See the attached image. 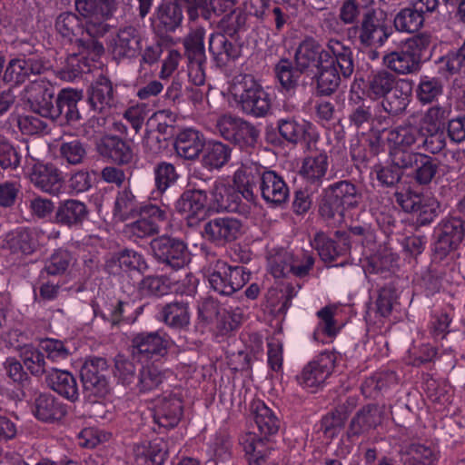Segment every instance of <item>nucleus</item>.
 <instances>
[{"label": "nucleus", "mask_w": 465, "mask_h": 465, "mask_svg": "<svg viewBox=\"0 0 465 465\" xmlns=\"http://www.w3.org/2000/svg\"><path fill=\"white\" fill-rule=\"evenodd\" d=\"M295 69L289 60H281L275 66L276 76L282 86L290 90L296 86L300 73L315 78L317 90L330 95L340 85L341 77L349 78L353 73L352 51L337 39H330L322 47L312 38L303 40L295 52Z\"/></svg>", "instance_id": "obj_1"}, {"label": "nucleus", "mask_w": 465, "mask_h": 465, "mask_svg": "<svg viewBox=\"0 0 465 465\" xmlns=\"http://www.w3.org/2000/svg\"><path fill=\"white\" fill-rule=\"evenodd\" d=\"M253 420L260 432L247 433L241 440L249 465H264L267 463L272 448L267 445L269 438L277 434L281 421L275 412L263 401H257L252 405Z\"/></svg>", "instance_id": "obj_2"}, {"label": "nucleus", "mask_w": 465, "mask_h": 465, "mask_svg": "<svg viewBox=\"0 0 465 465\" xmlns=\"http://www.w3.org/2000/svg\"><path fill=\"white\" fill-rule=\"evenodd\" d=\"M412 82L398 78L385 69L372 72L367 80V95L372 100L383 98L382 107L390 114L404 112L412 94Z\"/></svg>", "instance_id": "obj_3"}, {"label": "nucleus", "mask_w": 465, "mask_h": 465, "mask_svg": "<svg viewBox=\"0 0 465 465\" xmlns=\"http://www.w3.org/2000/svg\"><path fill=\"white\" fill-rule=\"evenodd\" d=\"M256 176V167L242 165L233 176L236 189L224 179L215 180L210 191V207L216 212H236L239 209L241 196L248 202H253Z\"/></svg>", "instance_id": "obj_4"}, {"label": "nucleus", "mask_w": 465, "mask_h": 465, "mask_svg": "<svg viewBox=\"0 0 465 465\" xmlns=\"http://www.w3.org/2000/svg\"><path fill=\"white\" fill-rule=\"evenodd\" d=\"M374 232L368 225L351 226L347 232L337 231L335 238L331 239L324 232H317L311 241L314 248L324 262H333L340 257L346 256L351 249V243L367 246L373 242Z\"/></svg>", "instance_id": "obj_5"}, {"label": "nucleus", "mask_w": 465, "mask_h": 465, "mask_svg": "<svg viewBox=\"0 0 465 465\" xmlns=\"http://www.w3.org/2000/svg\"><path fill=\"white\" fill-rule=\"evenodd\" d=\"M229 93L246 114L263 117L271 111L272 95L250 74L235 76Z\"/></svg>", "instance_id": "obj_6"}, {"label": "nucleus", "mask_w": 465, "mask_h": 465, "mask_svg": "<svg viewBox=\"0 0 465 465\" xmlns=\"http://www.w3.org/2000/svg\"><path fill=\"white\" fill-rule=\"evenodd\" d=\"M324 193L319 212L323 219L333 224L341 223L345 211L356 207L360 202L356 186L348 181L331 184L325 189Z\"/></svg>", "instance_id": "obj_7"}, {"label": "nucleus", "mask_w": 465, "mask_h": 465, "mask_svg": "<svg viewBox=\"0 0 465 465\" xmlns=\"http://www.w3.org/2000/svg\"><path fill=\"white\" fill-rule=\"evenodd\" d=\"M55 29L64 39L70 43L75 42L83 47L79 56L73 54L69 58V64L72 65L74 62H80L81 59L85 58V51L91 55L92 60L100 57L104 52L103 44L95 40L96 37L86 34V26L84 27L79 17L73 13L61 14L56 18Z\"/></svg>", "instance_id": "obj_8"}, {"label": "nucleus", "mask_w": 465, "mask_h": 465, "mask_svg": "<svg viewBox=\"0 0 465 465\" xmlns=\"http://www.w3.org/2000/svg\"><path fill=\"white\" fill-rule=\"evenodd\" d=\"M314 264V258L309 252L292 253L281 250L268 257V269L274 278H283L292 275L303 278Z\"/></svg>", "instance_id": "obj_9"}, {"label": "nucleus", "mask_w": 465, "mask_h": 465, "mask_svg": "<svg viewBox=\"0 0 465 465\" xmlns=\"http://www.w3.org/2000/svg\"><path fill=\"white\" fill-rule=\"evenodd\" d=\"M75 7L86 20L89 36L100 37L108 31L106 21L115 10L114 0H75Z\"/></svg>", "instance_id": "obj_10"}, {"label": "nucleus", "mask_w": 465, "mask_h": 465, "mask_svg": "<svg viewBox=\"0 0 465 465\" xmlns=\"http://www.w3.org/2000/svg\"><path fill=\"white\" fill-rule=\"evenodd\" d=\"M336 360L335 352L322 351L312 361H309L296 376L298 384L304 389H312L314 391L332 373Z\"/></svg>", "instance_id": "obj_11"}, {"label": "nucleus", "mask_w": 465, "mask_h": 465, "mask_svg": "<svg viewBox=\"0 0 465 465\" xmlns=\"http://www.w3.org/2000/svg\"><path fill=\"white\" fill-rule=\"evenodd\" d=\"M54 96V86L44 78L32 81L24 90V98L32 111L44 118L54 119L57 117Z\"/></svg>", "instance_id": "obj_12"}, {"label": "nucleus", "mask_w": 465, "mask_h": 465, "mask_svg": "<svg viewBox=\"0 0 465 465\" xmlns=\"http://www.w3.org/2000/svg\"><path fill=\"white\" fill-rule=\"evenodd\" d=\"M390 35L391 31L382 11H369L364 14L358 28V38L362 45L380 47Z\"/></svg>", "instance_id": "obj_13"}, {"label": "nucleus", "mask_w": 465, "mask_h": 465, "mask_svg": "<svg viewBox=\"0 0 465 465\" xmlns=\"http://www.w3.org/2000/svg\"><path fill=\"white\" fill-rule=\"evenodd\" d=\"M436 233L437 241L433 251L442 259L462 242L465 236V222L457 217L445 218L439 223Z\"/></svg>", "instance_id": "obj_14"}, {"label": "nucleus", "mask_w": 465, "mask_h": 465, "mask_svg": "<svg viewBox=\"0 0 465 465\" xmlns=\"http://www.w3.org/2000/svg\"><path fill=\"white\" fill-rule=\"evenodd\" d=\"M165 219L166 208L148 204L141 208L139 219L126 224L124 232L134 241L150 237L158 232L159 223Z\"/></svg>", "instance_id": "obj_15"}, {"label": "nucleus", "mask_w": 465, "mask_h": 465, "mask_svg": "<svg viewBox=\"0 0 465 465\" xmlns=\"http://www.w3.org/2000/svg\"><path fill=\"white\" fill-rule=\"evenodd\" d=\"M51 235L38 228L17 229L8 232L5 238V246L13 253L32 254L40 246L45 244Z\"/></svg>", "instance_id": "obj_16"}, {"label": "nucleus", "mask_w": 465, "mask_h": 465, "mask_svg": "<svg viewBox=\"0 0 465 465\" xmlns=\"http://www.w3.org/2000/svg\"><path fill=\"white\" fill-rule=\"evenodd\" d=\"M109 50L117 61L135 58L142 49V36L132 25L122 27L109 42Z\"/></svg>", "instance_id": "obj_17"}, {"label": "nucleus", "mask_w": 465, "mask_h": 465, "mask_svg": "<svg viewBox=\"0 0 465 465\" xmlns=\"http://www.w3.org/2000/svg\"><path fill=\"white\" fill-rule=\"evenodd\" d=\"M154 256L173 269L183 268L188 261L187 248L183 242L162 236L152 242Z\"/></svg>", "instance_id": "obj_18"}, {"label": "nucleus", "mask_w": 465, "mask_h": 465, "mask_svg": "<svg viewBox=\"0 0 465 465\" xmlns=\"http://www.w3.org/2000/svg\"><path fill=\"white\" fill-rule=\"evenodd\" d=\"M203 232L205 237L210 241L223 244L240 238L244 232V226L238 218L231 216L217 217L205 224Z\"/></svg>", "instance_id": "obj_19"}, {"label": "nucleus", "mask_w": 465, "mask_h": 465, "mask_svg": "<svg viewBox=\"0 0 465 465\" xmlns=\"http://www.w3.org/2000/svg\"><path fill=\"white\" fill-rule=\"evenodd\" d=\"M362 258H360L361 268L365 275L372 273H384L392 271L397 262V256L388 249H382L373 252L376 247L375 239L367 246V242L360 244Z\"/></svg>", "instance_id": "obj_20"}, {"label": "nucleus", "mask_w": 465, "mask_h": 465, "mask_svg": "<svg viewBox=\"0 0 465 465\" xmlns=\"http://www.w3.org/2000/svg\"><path fill=\"white\" fill-rule=\"evenodd\" d=\"M132 347L139 361L153 360L167 353L168 341L159 331L141 332L132 340Z\"/></svg>", "instance_id": "obj_21"}, {"label": "nucleus", "mask_w": 465, "mask_h": 465, "mask_svg": "<svg viewBox=\"0 0 465 465\" xmlns=\"http://www.w3.org/2000/svg\"><path fill=\"white\" fill-rule=\"evenodd\" d=\"M329 169V157L323 151L305 156L299 168V175L306 185L318 189Z\"/></svg>", "instance_id": "obj_22"}, {"label": "nucleus", "mask_w": 465, "mask_h": 465, "mask_svg": "<svg viewBox=\"0 0 465 465\" xmlns=\"http://www.w3.org/2000/svg\"><path fill=\"white\" fill-rule=\"evenodd\" d=\"M30 181L41 191L52 195L63 192L64 178L61 172L53 164L36 163L30 173Z\"/></svg>", "instance_id": "obj_23"}, {"label": "nucleus", "mask_w": 465, "mask_h": 465, "mask_svg": "<svg viewBox=\"0 0 465 465\" xmlns=\"http://www.w3.org/2000/svg\"><path fill=\"white\" fill-rule=\"evenodd\" d=\"M280 134L288 142L297 143L304 141L309 145L315 143L319 139L316 128L302 119L286 118L278 122Z\"/></svg>", "instance_id": "obj_24"}, {"label": "nucleus", "mask_w": 465, "mask_h": 465, "mask_svg": "<svg viewBox=\"0 0 465 465\" xmlns=\"http://www.w3.org/2000/svg\"><path fill=\"white\" fill-rule=\"evenodd\" d=\"M71 259L65 250H57L51 255L39 274L40 291H56L58 285L54 278L65 272Z\"/></svg>", "instance_id": "obj_25"}, {"label": "nucleus", "mask_w": 465, "mask_h": 465, "mask_svg": "<svg viewBox=\"0 0 465 465\" xmlns=\"http://www.w3.org/2000/svg\"><path fill=\"white\" fill-rule=\"evenodd\" d=\"M45 381L49 389L62 397L74 402L79 398L76 378L68 371L51 368L46 372Z\"/></svg>", "instance_id": "obj_26"}, {"label": "nucleus", "mask_w": 465, "mask_h": 465, "mask_svg": "<svg viewBox=\"0 0 465 465\" xmlns=\"http://www.w3.org/2000/svg\"><path fill=\"white\" fill-rule=\"evenodd\" d=\"M45 68L44 62L36 56L15 58L8 63L3 78L6 83L18 84L30 74H40Z\"/></svg>", "instance_id": "obj_27"}, {"label": "nucleus", "mask_w": 465, "mask_h": 465, "mask_svg": "<svg viewBox=\"0 0 465 465\" xmlns=\"http://www.w3.org/2000/svg\"><path fill=\"white\" fill-rule=\"evenodd\" d=\"M34 416L43 422L53 423L64 418L66 405L50 393L39 394L32 408Z\"/></svg>", "instance_id": "obj_28"}, {"label": "nucleus", "mask_w": 465, "mask_h": 465, "mask_svg": "<svg viewBox=\"0 0 465 465\" xmlns=\"http://www.w3.org/2000/svg\"><path fill=\"white\" fill-rule=\"evenodd\" d=\"M206 203V193L203 190H193L183 193L175 207L190 224H193L204 217Z\"/></svg>", "instance_id": "obj_29"}, {"label": "nucleus", "mask_w": 465, "mask_h": 465, "mask_svg": "<svg viewBox=\"0 0 465 465\" xmlns=\"http://www.w3.org/2000/svg\"><path fill=\"white\" fill-rule=\"evenodd\" d=\"M260 180L261 193L267 203L280 204L288 199L289 188L283 178L277 173L264 171Z\"/></svg>", "instance_id": "obj_30"}, {"label": "nucleus", "mask_w": 465, "mask_h": 465, "mask_svg": "<svg viewBox=\"0 0 465 465\" xmlns=\"http://www.w3.org/2000/svg\"><path fill=\"white\" fill-rule=\"evenodd\" d=\"M382 421V410L377 404H367L360 409L351 419L348 433L360 436L375 429Z\"/></svg>", "instance_id": "obj_31"}, {"label": "nucleus", "mask_w": 465, "mask_h": 465, "mask_svg": "<svg viewBox=\"0 0 465 465\" xmlns=\"http://www.w3.org/2000/svg\"><path fill=\"white\" fill-rule=\"evenodd\" d=\"M182 415V401L176 396L170 395L159 400L155 406L153 419L160 427L172 429L179 423Z\"/></svg>", "instance_id": "obj_32"}, {"label": "nucleus", "mask_w": 465, "mask_h": 465, "mask_svg": "<svg viewBox=\"0 0 465 465\" xmlns=\"http://www.w3.org/2000/svg\"><path fill=\"white\" fill-rule=\"evenodd\" d=\"M440 450L430 442L411 443L402 452L403 465H435Z\"/></svg>", "instance_id": "obj_33"}, {"label": "nucleus", "mask_w": 465, "mask_h": 465, "mask_svg": "<svg viewBox=\"0 0 465 465\" xmlns=\"http://www.w3.org/2000/svg\"><path fill=\"white\" fill-rule=\"evenodd\" d=\"M88 216V210L84 203L68 199L62 201L55 212V222L68 227L77 226Z\"/></svg>", "instance_id": "obj_34"}, {"label": "nucleus", "mask_w": 465, "mask_h": 465, "mask_svg": "<svg viewBox=\"0 0 465 465\" xmlns=\"http://www.w3.org/2000/svg\"><path fill=\"white\" fill-rule=\"evenodd\" d=\"M89 103L94 110L100 113L105 112L114 105V88L108 78L100 76L91 85L89 90Z\"/></svg>", "instance_id": "obj_35"}, {"label": "nucleus", "mask_w": 465, "mask_h": 465, "mask_svg": "<svg viewBox=\"0 0 465 465\" xmlns=\"http://www.w3.org/2000/svg\"><path fill=\"white\" fill-rule=\"evenodd\" d=\"M383 62L389 69L400 74H408L417 71L420 64L405 45L400 50L384 55Z\"/></svg>", "instance_id": "obj_36"}, {"label": "nucleus", "mask_w": 465, "mask_h": 465, "mask_svg": "<svg viewBox=\"0 0 465 465\" xmlns=\"http://www.w3.org/2000/svg\"><path fill=\"white\" fill-rule=\"evenodd\" d=\"M108 270L116 274L119 271L141 272L146 268L145 261L136 251L125 249L113 256L107 262Z\"/></svg>", "instance_id": "obj_37"}, {"label": "nucleus", "mask_w": 465, "mask_h": 465, "mask_svg": "<svg viewBox=\"0 0 465 465\" xmlns=\"http://www.w3.org/2000/svg\"><path fill=\"white\" fill-rule=\"evenodd\" d=\"M175 149L180 156L194 159L203 149V135L194 129H184L177 137Z\"/></svg>", "instance_id": "obj_38"}, {"label": "nucleus", "mask_w": 465, "mask_h": 465, "mask_svg": "<svg viewBox=\"0 0 465 465\" xmlns=\"http://www.w3.org/2000/svg\"><path fill=\"white\" fill-rule=\"evenodd\" d=\"M421 130L412 124L400 125L388 132L389 145L420 149Z\"/></svg>", "instance_id": "obj_39"}, {"label": "nucleus", "mask_w": 465, "mask_h": 465, "mask_svg": "<svg viewBox=\"0 0 465 465\" xmlns=\"http://www.w3.org/2000/svg\"><path fill=\"white\" fill-rule=\"evenodd\" d=\"M134 453L137 460H143V465H162L167 456L165 443L161 440L136 445Z\"/></svg>", "instance_id": "obj_40"}, {"label": "nucleus", "mask_w": 465, "mask_h": 465, "mask_svg": "<svg viewBox=\"0 0 465 465\" xmlns=\"http://www.w3.org/2000/svg\"><path fill=\"white\" fill-rule=\"evenodd\" d=\"M100 153L119 163H127L131 159L129 147L116 136H105L97 144Z\"/></svg>", "instance_id": "obj_41"}, {"label": "nucleus", "mask_w": 465, "mask_h": 465, "mask_svg": "<svg viewBox=\"0 0 465 465\" xmlns=\"http://www.w3.org/2000/svg\"><path fill=\"white\" fill-rule=\"evenodd\" d=\"M20 357L31 375L35 377L46 375L48 370L45 368V356L41 348H36L32 344L25 345L20 351Z\"/></svg>", "instance_id": "obj_42"}, {"label": "nucleus", "mask_w": 465, "mask_h": 465, "mask_svg": "<svg viewBox=\"0 0 465 465\" xmlns=\"http://www.w3.org/2000/svg\"><path fill=\"white\" fill-rule=\"evenodd\" d=\"M336 307L328 305L317 312L319 322L313 331V339L317 341L324 342L322 336L332 338L339 332L337 322L334 320Z\"/></svg>", "instance_id": "obj_43"}, {"label": "nucleus", "mask_w": 465, "mask_h": 465, "mask_svg": "<svg viewBox=\"0 0 465 465\" xmlns=\"http://www.w3.org/2000/svg\"><path fill=\"white\" fill-rule=\"evenodd\" d=\"M397 201L401 208L408 213H427L429 211L435 215L439 204L432 198L423 199L419 194L399 193Z\"/></svg>", "instance_id": "obj_44"}, {"label": "nucleus", "mask_w": 465, "mask_h": 465, "mask_svg": "<svg viewBox=\"0 0 465 465\" xmlns=\"http://www.w3.org/2000/svg\"><path fill=\"white\" fill-rule=\"evenodd\" d=\"M423 25L424 17L413 6L401 9L394 17V26L401 33H416Z\"/></svg>", "instance_id": "obj_45"}, {"label": "nucleus", "mask_w": 465, "mask_h": 465, "mask_svg": "<svg viewBox=\"0 0 465 465\" xmlns=\"http://www.w3.org/2000/svg\"><path fill=\"white\" fill-rule=\"evenodd\" d=\"M175 167L166 162L159 163L154 168L155 190L152 192L153 199L161 196L177 180Z\"/></svg>", "instance_id": "obj_46"}, {"label": "nucleus", "mask_w": 465, "mask_h": 465, "mask_svg": "<svg viewBox=\"0 0 465 465\" xmlns=\"http://www.w3.org/2000/svg\"><path fill=\"white\" fill-rule=\"evenodd\" d=\"M230 155L227 145L221 142L209 143L204 149L203 164L209 170L219 169L228 162Z\"/></svg>", "instance_id": "obj_47"}, {"label": "nucleus", "mask_w": 465, "mask_h": 465, "mask_svg": "<svg viewBox=\"0 0 465 465\" xmlns=\"http://www.w3.org/2000/svg\"><path fill=\"white\" fill-rule=\"evenodd\" d=\"M243 318V312L240 308L232 311L223 309L210 325H212V328L216 329L220 334L225 335L237 329L242 322Z\"/></svg>", "instance_id": "obj_48"}, {"label": "nucleus", "mask_w": 465, "mask_h": 465, "mask_svg": "<svg viewBox=\"0 0 465 465\" xmlns=\"http://www.w3.org/2000/svg\"><path fill=\"white\" fill-rule=\"evenodd\" d=\"M163 322L173 328H183L189 323L187 306L183 302L166 304L161 312Z\"/></svg>", "instance_id": "obj_49"}, {"label": "nucleus", "mask_w": 465, "mask_h": 465, "mask_svg": "<svg viewBox=\"0 0 465 465\" xmlns=\"http://www.w3.org/2000/svg\"><path fill=\"white\" fill-rule=\"evenodd\" d=\"M164 374L153 365L143 366L138 373L136 388L142 393L157 389L163 381Z\"/></svg>", "instance_id": "obj_50"}, {"label": "nucleus", "mask_w": 465, "mask_h": 465, "mask_svg": "<svg viewBox=\"0 0 465 465\" xmlns=\"http://www.w3.org/2000/svg\"><path fill=\"white\" fill-rule=\"evenodd\" d=\"M208 450L216 460H230L232 454V440L226 431H218L211 439Z\"/></svg>", "instance_id": "obj_51"}, {"label": "nucleus", "mask_w": 465, "mask_h": 465, "mask_svg": "<svg viewBox=\"0 0 465 465\" xmlns=\"http://www.w3.org/2000/svg\"><path fill=\"white\" fill-rule=\"evenodd\" d=\"M183 11L175 3L162 5L158 9V19L165 31H174L183 21Z\"/></svg>", "instance_id": "obj_52"}, {"label": "nucleus", "mask_w": 465, "mask_h": 465, "mask_svg": "<svg viewBox=\"0 0 465 465\" xmlns=\"http://www.w3.org/2000/svg\"><path fill=\"white\" fill-rule=\"evenodd\" d=\"M465 66V40L460 48L441 57L439 62V71L446 77L455 74Z\"/></svg>", "instance_id": "obj_53"}, {"label": "nucleus", "mask_w": 465, "mask_h": 465, "mask_svg": "<svg viewBox=\"0 0 465 465\" xmlns=\"http://www.w3.org/2000/svg\"><path fill=\"white\" fill-rule=\"evenodd\" d=\"M209 52L219 62H224L228 58H234L233 45L224 35L213 34L209 39Z\"/></svg>", "instance_id": "obj_54"}, {"label": "nucleus", "mask_w": 465, "mask_h": 465, "mask_svg": "<svg viewBox=\"0 0 465 465\" xmlns=\"http://www.w3.org/2000/svg\"><path fill=\"white\" fill-rule=\"evenodd\" d=\"M390 146V159L392 164L399 169H407L412 167L414 163H419L422 153H413V148L401 147L395 145Z\"/></svg>", "instance_id": "obj_55"}, {"label": "nucleus", "mask_w": 465, "mask_h": 465, "mask_svg": "<svg viewBox=\"0 0 465 465\" xmlns=\"http://www.w3.org/2000/svg\"><path fill=\"white\" fill-rule=\"evenodd\" d=\"M136 201L130 190L124 189L118 193L114 203V216L119 221H124L134 213Z\"/></svg>", "instance_id": "obj_56"}, {"label": "nucleus", "mask_w": 465, "mask_h": 465, "mask_svg": "<svg viewBox=\"0 0 465 465\" xmlns=\"http://www.w3.org/2000/svg\"><path fill=\"white\" fill-rule=\"evenodd\" d=\"M109 366L107 361L103 357L91 356L85 359L81 371V379L85 378H106L108 377Z\"/></svg>", "instance_id": "obj_57"}, {"label": "nucleus", "mask_w": 465, "mask_h": 465, "mask_svg": "<svg viewBox=\"0 0 465 465\" xmlns=\"http://www.w3.org/2000/svg\"><path fill=\"white\" fill-rule=\"evenodd\" d=\"M417 168L414 173L415 181L420 184H429L436 175L439 164L436 160L422 154L418 163H414Z\"/></svg>", "instance_id": "obj_58"}, {"label": "nucleus", "mask_w": 465, "mask_h": 465, "mask_svg": "<svg viewBox=\"0 0 465 465\" xmlns=\"http://www.w3.org/2000/svg\"><path fill=\"white\" fill-rule=\"evenodd\" d=\"M114 375L119 383L128 386L137 378L136 368L133 361L118 355L114 360Z\"/></svg>", "instance_id": "obj_59"}, {"label": "nucleus", "mask_w": 465, "mask_h": 465, "mask_svg": "<svg viewBox=\"0 0 465 465\" xmlns=\"http://www.w3.org/2000/svg\"><path fill=\"white\" fill-rule=\"evenodd\" d=\"M258 137L259 131L252 124L242 119L235 132V138H232L231 142L244 148L253 146Z\"/></svg>", "instance_id": "obj_60"}, {"label": "nucleus", "mask_w": 465, "mask_h": 465, "mask_svg": "<svg viewBox=\"0 0 465 465\" xmlns=\"http://www.w3.org/2000/svg\"><path fill=\"white\" fill-rule=\"evenodd\" d=\"M420 143V149L430 153H440L446 145L443 130L421 131Z\"/></svg>", "instance_id": "obj_61"}, {"label": "nucleus", "mask_w": 465, "mask_h": 465, "mask_svg": "<svg viewBox=\"0 0 465 465\" xmlns=\"http://www.w3.org/2000/svg\"><path fill=\"white\" fill-rule=\"evenodd\" d=\"M441 90L437 79L424 75L420 77L417 95L422 103H430L441 94Z\"/></svg>", "instance_id": "obj_62"}, {"label": "nucleus", "mask_w": 465, "mask_h": 465, "mask_svg": "<svg viewBox=\"0 0 465 465\" xmlns=\"http://www.w3.org/2000/svg\"><path fill=\"white\" fill-rule=\"evenodd\" d=\"M35 114H24L18 117V127L24 134L35 135L47 132L45 120Z\"/></svg>", "instance_id": "obj_63"}, {"label": "nucleus", "mask_w": 465, "mask_h": 465, "mask_svg": "<svg viewBox=\"0 0 465 465\" xmlns=\"http://www.w3.org/2000/svg\"><path fill=\"white\" fill-rule=\"evenodd\" d=\"M40 347L46 353V358L52 361H64L69 356V350L60 340L47 338L41 341Z\"/></svg>", "instance_id": "obj_64"}]
</instances>
